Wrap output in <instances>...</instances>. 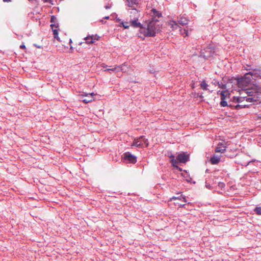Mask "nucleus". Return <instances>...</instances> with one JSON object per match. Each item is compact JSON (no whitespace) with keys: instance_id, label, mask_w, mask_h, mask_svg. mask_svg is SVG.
Returning <instances> with one entry per match:
<instances>
[{"instance_id":"f257e3e1","label":"nucleus","mask_w":261,"mask_h":261,"mask_svg":"<svg viewBox=\"0 0 261 261\" xmlns=\"http://www.w3.org/2000/svg\"><path fill=\"white\" fill-rule=\"evenodd\" d=\"M251 81V76L247 73L238 79L237 83L240 88L239 91V96L233 97V101L238 103L236 106L237 109L248 107L249 103H254L259 101L258 93L261 92V88L255 85L251 88L247 87Z\"/></svg>"},{"instance_id":"f03ea898","label":"nucleus","mask_w":261,"mask_h":261,"mask_svg":"<svg viewBox=\"0 0 261 261\" xmlns=\"http://www.w3.org/2000/svg\"><path fill=\"white\" fill-rule=\"evenodd\" d=\"M160 23L157 19L151 18L141 27L140 33L145 37L154 36L160 31Z\"/></svg>"},{"instance_id":"7ed1b4c3","label":"nucleus","mask_w":261,"mask_h":261,"mask_svg":"<svg viewBox=\"0 0 261 261\" xmlns=\"http://www.w3.org/2000/svg\"><path fill=\"white\" fill-rule=\"evenodd\" d=\"M170 158L172 166L177 168H178L180 171L181 169L178 168L177 165L178 162L182 163H185L189 160V156L185 154L184 153H181L178 154L177 156V160L174 159V156L173 155H171L170 156Z\"/></svg>"},{"instance_id":"20e7f679","label":"nucleus","mask_w":261,"mask_h":261,"mask_svg":"<svg viewBox=\"0 0 261 261\" xmlns=\"http://www.w3.org/2000/svg\"><path fill=\"white\" fill-rule=\"evenodd\" d=\"M145 145V147L148 145V140L146 139L144 136H141L140 137L135 139L133 141L132 146H136L137 147H142L143 145Z\"/></svg>"},{"instance_id":"39448f33","label":"nucleus","mask_w":261,"mask_h":261,"mask_svg":"<svg viewBox=\"0 0 261 261\" xmlns=\"http://www.w3.org/2000/svg\"><path fill=\"white\" fill-rule=\"evenodd\" d=\"M177 23L176 21L171 20L169 22V25L170 26L172 30H175L179 28L178 23L180 25L184 26L188 24V20L184 17H181Z\"/></svg>"},{"instance_id":"423d86ee","label":"nucleus","mask_w":261,"mask_h":261,"mask_svg":"<svg viewBox=\"0 0 261 261\" xmlns=\"http://www.w3.org/2000/svg\"><path fill=\"white\" fill-rule=\"evenodd\" d=\"M250 71L247 73H249L252 80H256L261 79V69L260 68L250 69Z\"/></svg>"},{"instance_id":"0eeeda50","label":"nucleus","mask_w":261,"mask_h":261,"mask_svg":"<svg viewBox=\"0 0 261 261\" xmlns=\"http://www.w3.org/2000/svg\"><path fill=\"white\" fill-rule=\"evenodd\" d=\"M128 13H129V16L133 19H138L140 16L139 11L137 9V7H134V8H130L127 9Z\"/></svg>"},{"instance_id":"6e6552de","label":"nucleus","mask_w":261,"mask_h":261,"mask_svg":"<svg viewBox=\"0 0 261 261\" xmlns=\"http://www.w3.org/2000/svg\"><path fill=\"white\" fill-rule=\"evenodd\" d=\"M214 54V49L212 47H207L201 53V56H202L205 59H208L211 56H213Z\"/></svg>"},{"instance_id":"1a4fd4ad","label":"nucleus","mask_w":261,"mask_h":261,"mask_svg":"<svg viewBox=\"0 0 261 261\" xmlns=\"http://www.w3.org/2000/svg\"><path fill=\"white\" fill-rule=\"evenodd\" d=\"M124 160L129 163L134 164L137 162L136 157L129 152H125L124 154Z\"/></svg>"},{"instance_id":"9d476101","label":"nucleus","mask_w":261,"mask_h":261,"mask_svg":"<svg viewBox=\"0 0 261 261\" xmlns=\"http://www.w3.org/2000/svg\"><path fill=\"white\" fill-rule=\"evenodd\" d=\"M95 95V94L94 93H84L83 94H81V96L82 97H86L85 98L82 99V101L85 103H87L91 101H92L93 100H94L93 96Z\"/></svg>"},{"instance_id":"9b49d317","label":"nucleus","mask_w":261,"mask_h":261,"mask_svg":"<svg viewBox=\"0 0 261 261\" xmlns=\"http://www.w3.org/2000/svg\"><path fill=\"white\" fill-rule=\"evenodd\" d=\"M126 6L129 8L137 7L139 5L138 0H124Z\"/></svg>"},{"instance_id":"f8f14e48","label":"nucleus","mask_w":261,"mask_h":261,"mask_svg":"<svg viewBox=\"0 0 261 261\" xmlns=\"http://www.w3.org/2000/svg\"><path fill=\"white\" fill-rule=\"evenodd\" d=\"M126 65L125 64L121 65L120 66H118L117 67H114L112 68H108L105 70V71H122V72L126 71Z\"/></svg>"},{"instance_id":"ddd939ff","label":"nucleus","mask_w":261,"mask_h":261,"mask_svg":"<svg viewBox=\"0 0 261 261\" xmlns=\"http://www.w3.org/2000/svg\"><path fill=\"white\" fill-rule=\"evenodd\" d=\"M220 92V94L221 95V101L220 102V105L222 107H226L227 105V102L226 101L224 100L225 95L227 94V92L225 91H219Z\"/></svg>"},{"instance_id":"4468645a","label":"nucleus","mask_w":261,"mask_h":261,"mask_svg":"<svg viewBox=\"0 0 261 261\" xmlns=\"http://www.w3.org/2000/svg\"><path fill=\"white\" fill-rule=\"evenodd\" d=\"M226 148V146L223 143H220L215 148L216 152L223 153Z\"/></svg>"},{"instance_id":"2eb2a0df","label":"nucleus","mask_w":261,"mask_h":261,"mask_svg":"<svg viewBox=\"0 0 261 261\" xmlns=\"http://www.w3.org/2000/svg\"><path fill=\"white\" fill-rule=\"evenodd\" d=\"M50 27L53 30V34L55 36V38L58 40V30L57 29V28H58V24H56V23H51Z\"/></svg>"},{"instance_id":"dca6fc26","label":"nucleus","mask_w":261,"mask_h":261,"mask_svg":"<svg viewBox=\"0 0 261 261\" xmlns=\"http://www.w3.org/2000/svg\"><path fill=\"white\" fill-rule=\"evenodd\" d=\"M220 158L221 156L217 154H214L211 158V162L212 164H217L219 163L220 161Z\"/></svg>"},{"instance_id":"f3484780","label":"nucleus","mask_w":261,"mask_h":261,"mask_svg":"<svg viewBox=\"0 0 261 261\" xmlns=\"http://www.w3.org/2000/svg\"><path fill=\"white\" fill-rule=\"evenodd\" d=\"M138 19H133L131 21H130V25L135 28H140L143 27L142 25L137 21Z\"/></svg>"},{"instance_id":"a211bd4d","label":"nucleus","mask_w":261,"mask_h":261,"mask_svg":"<svg viewBox=\"0 0 261 261\" xmlns=\"http://www.w3.org/2000/svg\"><path fill=\"white\" fill-rule=\"evenodd\" d=\"M150 15L152 17V18L156 19V18H160L161 16V13L157 11L155 9H152L151 10Z\"/></svg>"},{"instance_id":"6ab92c4d","label":"nucleus","mask_w":261,"mask_h":261,"mask_svg":"<svg viewBox=\"0 0 261 261\" xmlns=\"http://www.w3.org/2000/svg\"><path fill=\"white\" fill-rule=\"evenodd\" d=\"M201 88L204 90H207L208 85L206 83L205 81H203L200 84Z\"/></svg>"},{"instance_id":"aec40b11","label":"nucleus","mask_w":261,"mask_h":261,"mask_svg":"<svg viewBox=\"0 0 261 261\" xmlns=\"http://www.w3.org/2000/svg\"><path fill=\"white\" fill-rule=\"evenodd\" d=\"M85 40L86 41V43L88 44H91L93 42V38L91 36H87L85 38Z\"/></svg>"},{"instance_id":"412c9836","label":"nucleus","mask_w":261,"mask_h":261,"mask_svg":"<svg viewBox=\"0 0 261 261\" xmlns=\"http://www.w3.org/2000/svg\"><path fill=\"white\" fill-rule=\"evenodd\" d=\"M180 33L182 35H183L184 37L187 36L188 35V31L186 29H180Z\"/></svg>"},{"instance_id":"4be33fe9","label":"nucleus","mask_w":261,"mask_h":261,"mask_svg":"<svg viewBox=\"0 0 261 261\" xmlns=\"http://www.w3.org/2000/svg\"><path fill=\"white\" fill-rule=\"evenodd\" d=\"M121 24L125 29H128L129 27V23L128 22H121Z\"/></svg>"},{"instance_id":"5701e85b","label":"nucleus","mask_w":261,"mask_h":261,"mask_svg":"<svg viewBox=\"0 0 261 261\" xmlns=\"http://www.w3.org/2000/svg\"><path fill=\"white\" fill-rule=\"evenodd\" d=\"M254 212L258 215L261 214V207H257L255 208Z\"/></svg>"},{"instance_id":"b1692460","label":"nucleus","mask_w":261,"mask_h":261,"mask_svg":"<svg viewBox=\"0 0 261 261\" xmlns=\"http://www.w3.org/2000/svg\"><path fill=\"white\" fill-rule=\"evenodd\" d=\"M57 21V18L55 16H52L50 19L51 23H56Z\"/></svg>"},{"instance_id":"393cba45","label":"nucleus","mask_w":261,"mask_h":261,"mask_svg":"<svg viewBox=\"0 0 261 261\" xmlns=\"http://www.w3.org/2000/svg\"><path fill=\"white\" fill-rule=\"evenodd\" d=\"M255 119H261V113L256 115L255 117Z\"/></svg>"},{"instance_id":"a878e982","label":"nucleus","mask_w":261,"mask_h":261,"mask_svg":"<svg viewBox=\"0 0 261 261\" xmlns=\"http://www.w3.org/2000/svg\"><path fill=\"white\" fill-rule=\"evenodd\" d=\"M20 48L21 49H25V46L24 44H22L20 46Z\"/></svg>"},{"instance_id":"bb28decb","label":"nucleus","mask_w":261,"mask_h":261,"mask_svg":"<svg viewBox=\"0 0 261 261\" xmlns=\"http://www.w3.org/2000/svg\"><path fill=\"white\" fill-rule=\"evenodd\" d=\"M181 199L180 198H179V197H173L171 200H173V199Z\"/></svg>"},{"instance_id":"cd10ccee","label":"nucleus","mask_w":261,"mask_h":261,"mask_svg":"<svg viewBox=\"0 0 261 261\" xmlns=\"http://www.w3.org/2000/svg\"><path fill=\"white\" fill-rule=\"evenodd\" d=\"M110 8H111V6H110V5H107V6H105V8H106V9H110Z\"/></svg>"},{"instance_id":"c85d7f7f","label":"nucleus","mask_w":261,"mask_h":261,"mask_svg":"<svg viewBox=\"0 0 261 261\" xmlns=\"http://www.w3.org/2000/svg\"><path fill=\"white\" fill-rule=\"evenodd\" d=\"M34 45L35 46H36V47L38 48H41V46H40V45H37V44H34Z\"/></svg>"},{"instance_id":"c756f323","label":"nucleus","mask_w":261,"mask_h":261,"mask_svg":"<svg viewBox=\"0 0 261 261\" xmlns=\"http://www.w3.org/2000/svg\"><path fill=\"white\" fill-rule=\"evenodd\" d=\"M182 199H183V201H184L185 202H187V200H186V198H185V197H182Z\"/></svg>"},{"instance_id":"7c9ffc66","label":"nucleus","mask_w":261,"mask_h":261,"mask_svg":"<svg viewBox=\"0 0 261 261\" xmlns=\"http://www.w3.org/2000/svg\"><path fill=\"white\" fill-rule=\"evenodd\" d=\"M252 161H250L246 165H244L245 166H247L251 162H252Z\"/></svg>"},{"instance_id":"2f4dec72","label":"nucleus","mask_w":261,"mask_h":261,"mask_svg":"<svg viewBox=\"0 0 261 261\" xmlns=\"http://www.w3.org/2000/svg\"><path fill=\"white\" fill-rule=\"evenodd\" d=\"M45 2H49L51 0H44Z\"/></svg>"},{"instance_id":"473e14b6","label":"nucleus","mask_w":261,"mask_h":261,"mask_svg":"<svg viewBox=\"0 0 261 261\" xmlns=\"http://www.w3.org/2000/svg\"><path fill=\"white\" fill-rule=\"evenodd\" d=\"M4 2H10V0H3Z\"/></svg>"},{"instance_id":"72a5a7b5","label":"nucleus","mask_w":261,"mask_h":261,"mask_svg":"<svg viewBox=\"0 0 261 261\" xmlns=\"http://www.w3.org/2000/svg\"><path fill=\"white\" fill-rule=\"evenodd\" d=\"M184 205H185V204H180V207H183V206H184Z\"/></svg>"},{"instance_id":"f704fd0d","label":"nucleus","mask_w":261,"mask_h":261,"mask_svg":"<svg viewBox=\"0 0 261 261\" xmlns=\"http://www.w3.org/2000/svg\"><path fill=\"white\" fill-rule=\"evenodd\" d=\"M105 18L106 19H109V16H106V17H105Z\"/></svg>"}]
</instances>
